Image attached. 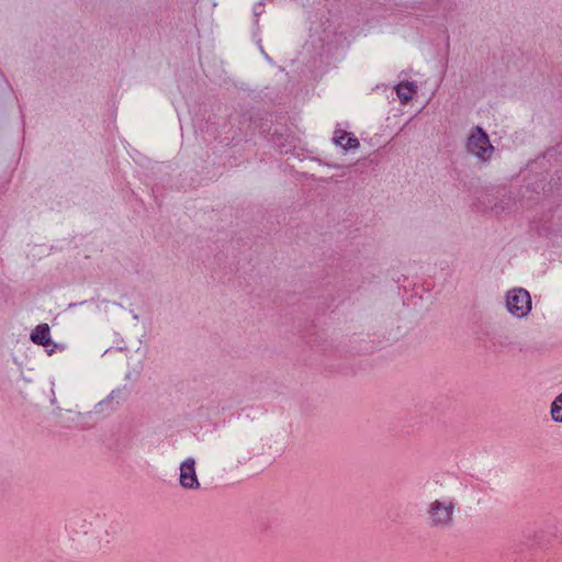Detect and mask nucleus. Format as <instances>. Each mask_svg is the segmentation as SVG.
<instances>
[{
	"mask_svg": "<svg viewBox=\"0 0 562 562\" xmlns=\"http://www.w3.org/2000/svg\"><path fill=\"white\" fill-rule=\"evenodd\" d=\"M551 416L554 422L562 423V393L554 398L551 405Z\"/></svg>",
	"mask_w": 562,
	"mask_h": 562,
	"instance_id": "6e6552de",
	"label": "nucleus"
},
{
	"mask_svg": "<svg viewBox=\"0 0 562 562\" xmlns=\"http://www.w3.org/2000/svg\"><path fill=\"white\" fill-rule=\"evenodd\" d=\"M179 483L186 490H199L200 482L195 471V460L191 457L183 460L180 464Z\"/></svg>",
	"mask_w": 562,
	"mask_h": 562,
	"instance_id": "39448f33",
	"label": "nucleus"
},
{
	"mask_svg": "<svg viewBox=\"0 0 562 562\" xmlns=\"http://www.w3.org/2000/svg\"><path fill=\"white\" fill-rule=\"evenodd\" d=\"M30 339L33 344L37 346H42L47 349V355L52 356L56 350L63 351L65 350V346L61 344H57L53 341L52 335H50V328L48 324L42 323L35 326V328L30 334Z\"/></svg>",
	"mask_w": 562,
	"mask_h": 562,
	"instance_id": "20e7f679",
	"label": "nucleus"
},
{
	"mask_svg": "<svg viewBox=\"0 0 562 562\" xmlns=\"http://www.w3.org/2000/svg\"><path fill=\"white\" fill-rule=\"evenodd\" d=\"M396 94L400 99V101L403 104H406L408 101H411L414 97V94L417 92V87L414 82L411 81H404L400 82L395 87Z\"/></svg>",
	"mask_w": 562,
	"mask_h": 562,
	"instance_id": "0eeeda50",
	"label": "nucleus"
},
{
	"mask_svg": "<svg viewBox=\"0 0 562 562\" xmlns=\"http://www.w3.org/2000/svg\"><path fill=\"white\" fill-rule=\"evenodd\" d=\"M465 150L479 161L487 162L492 159L495 148L487 133L481 126H473L465 142Z\"/></svg>",
	"mask_w": 562,
	"mask_h": 562,
	"instance_id": "f03ea898",
	"label": "nucleus"
},
{
	"mask_svg": "<svg viewBox=\"0 0 562 562\" xmlns=\"http://www.w3.org/2000/svg\"><path fill=\"white\" fill-rule=\"evenodd\" d=\"M458 503L452 497L437 498L427 504L426 516L430 527L446 530L453 526Z\"/></svg>",
	"mask_w": 562,
	"mask_h": 562,
	"instance_id": "f257e3e1",
	"label": "nucleus"
},
{
	"mask_svg": "<svg viewBox=\"0 0 562 562\" xmlns=\"http://www.w3.org/2000/svg\"><path fill=\"white\" fill-rule=\"evenodd\" d=\"M505 307L516 318H525L532 308L530 293L524 288H513L505 293Z\"/></svg>",
	"mask_w": 562,
	"mask_h": 562,
	"instance_id": "7ed1b4c3",
	"label": "nucleus"
},
{
	"mask_svg": "<svg viewBox=\"0 0 562 562\" xmlns=\"http://www.w3.org/2000/svg\"><path fill=\"white\" fill-rule=\"evenodd\" d=\"M333 142L336 146L341 147L344 150L357 149L360 146V142L351 133L342 130H336L334 132Z\"/></svg>",
	"mask_w": 562,
	"mask_h": 562,
	"instance_id": "423d86ee",
	"label": "nucleus"
}]
</instances>
